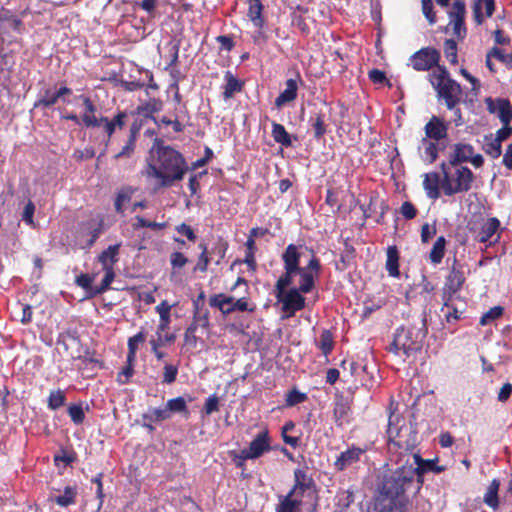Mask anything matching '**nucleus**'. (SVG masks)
Returning a JSON list of instances; mask_svg holds the SVG:
<instances>
[{
  "label": "nucleus",
  "mask_w": 512,
  "mask_h": 512,
  "mask_svg": "<svg viewBox=\"0 0 512 512\" xmlns=\"http://www.w3.org/2000/svg\"><path fill=\"white\" fill-rule=\"evenodd\" d=\"M165 405L167 407L170 417H172V415L175 413L185 414L186 416L189 414L187 402L181 396L173 398V399H169Z\"/></svg>",
  "instance_id": "obj_35"
},
{
  "label": "nucleus",
  "mask_w": 512,
  "mask_h": 512,
  "mask_svg": "<svg viewBox=\"0 0 512 512\" xmlns=\"http://www.w3.org/2000/svg\"><path fill=\"white\" fill-rule=\"evenodd\" d=\"M503 311L504 309L501 306L492 307L480 318V325L485 326L492 322L493 320L498 319L499 317L502 316Z\"/></svg>",
  "instance_id": "obj_49"
},
{
  "label": "nucleus",
  "mask_w": 512,
  "mask_h": 512,
  "mask_svg": "<svg viewBox=\"0 0 512 512\" xmlns=\"http://www.w3.org/2000/svg\"><path fill=\"white\" fill-rule=\"evenodd\" d=\"M209 305L218 308L222 314L228 315L236 311L234 305V297L227 296L223 293L214 294L209 298Z\"/></svg>",
  "instance_id": "obj_21"
},
{
  "label": "nucleus",
  "mask_w": 512,
  "mask_h": 512,
  "mask_svg": "<svg viewBox=\"0 0 512 512\" xmlns=\"http://www.w3.org/2000/svg\"><path fill=\"white\" fill-rule=\"evenodd\" d=\"M512 394V384L511 383H505L501 388L497 396V400L499 402H506Z\"/></svg>",
  "instance_id": "obj_64"
},
{
  "label": "nucleus",
  "mask_w": 512,
  "mask_h": 512,
  "mask_svg": "<svg viewBox=\"0 0 512 512\" xmlns=\"http://www.w3.org/2000/svg\"><path fill=\"white\" fill-rule=\"evenodd\" d=\"M82 122L86 127H103L109 138L116 129L107 117L98 118L95 115L83 114Z\"/></svg>",
  "instance_id": "obj_23"
},
{
  "label": "nucleus",
  "mask_w": 512,
  "mask_h": 512,
  "mask_svg": "<svg viewBox=\"0 0 512 512\" xmlns=\"http://www.w3.org/2000/svg\"><path fill=\"white\" fill-rule=\"evenodd\" d=\"M263 5L260 0H249L248 17L257 28H262L264 19L262 17Z\"/></svg>",
  "instance_id": "obj_28"
},
{
  "label": "nucleus",
  "mask_w": 512,
  "mask_h": 512,
  "mask_svg": "<svg viewBox=\"0 0 512 512\" xmlns=\"http://www.w3.org/2000/svg\"><path fill=\"white\" fill-rule=\"evenodd\" d=\"M485 9L486 17H491L495 10L494 0H475L472 10L473 18L477 25H481L484 22V15L482 10Z\"/></svg>",
  "instance_id": "obj_22"
},
{
  "label": "nucleus",
  "mask_w": 512,
  "mask_h": 512,
  "mask_svg": "<svg viewBox=\"0 0 512 512\" xmlns=\"http://www.w3.org/2000/svg\"><path fill=\"white\" fill-rule=\"evenodd\" d=\"M442 174V191L446 196L466 193L471 190L475 175L464 165L447 162L440 164Z\"/></svg>",
  "instance_id": "obj_6"
},
{
  "label": "nucleus",
  "mask_w": 512,
  "mask_h": 512,
  "mask_svg": "<svg viewBox=\"0 0 512 512\" xmlns=\"http://www.w3.org/2000/svg\"><path fill=\"white\" fill-rule=\"evenodd\" d=\"M178 375V366L166 363L164 365L163 383L171 384L175 382Z\"/></svg>",
  "instance_id": "obj_51"
},
{
  "label": "nucleus",
  "mask_w": 512,
  "mask_h": 512,
  "mask_svg": "<svg viewBox=\"0 0 512 512\" xmlns=\"http://www.w3.org/2000/svg\"><path fill=\"white\" fill-rule=\"evenodd\" d=\"M284 265V272L278 279L279 291L288 288L293 283V278L299 275V285L295 287L300 292L309 293L319 278L321 264L314 255L313 250L304 246L289 244L281 255Z\"/></svg>",
  "instance_id": "obj_1"
},
{
  "label": "nucleus",
  "mask_w": 512,
  "mask_h": 512,
  "mask_svg": "<svg viewBox=\"0 0 512 512\" xmlns=\"http://www.w3.org/2000/svg\"><path fill=\"white\" fill-rule=\"evenodd\" d=\"M469 162L475 168H480L484 164V158L481 154L475 153L474 147L467 143H457L452 146L447 163L462 165Z\"/></svg>",
  "instance_id": "obj_9"
},
{
  "label": "nucleus",
  "mask_w": 512,
  "mask_h": 512,
  "mask_svg": "<svg viewBox=\"0 0 512 512\" xmlns=\"http://www.w3.org/2000/svg\"><path fill=\"white\" fill-rule=\"evenodd\" d=\"M170 262L173 268H182L187 264L188 259L181 252H173L170 257Z\"/></svg>",
  "instance_id": "obj_58"
},
{
  "label": "nucleus",
  "mask_w": 512,
  "mask_h": 512,
  "mask_svg": "<svg viewBox=\"0 0 512 512\" xmlns=\"http://www.w3.org/2000/svg\"><path fill=\"white\" fill-rule=\"evenodd\" d=\"M204 410L207 415H210L213 412L219 410V400L215 395H212L206 399Z\"/></svg>",
  "instance_id": "obj_59"
},
{
  "label": "nucleus",
  "mask_w": 512,
  "mask_h": 512,
  "mask_svg": "<svg viewBox=\"0 0 512 512\" xmlns=\"http://www.w3.org/2000/svg\"><path fill=\"white\" fill-rule=\"evenodd\" d=\"M121 244L110 245L99 256L98 261L101 263L103 270L114 269V264L118 261V254Z\"/></svg>",
  "instance_id": "obj_24"
},
{
  "label": "nucleus",
  "mask_w": 512,
  "mask_h": 512,
  "mask_svg": "<svg viewBox=\"0 0 512 512\" xmlns=\"http://www.w3.org/2000/svg\"><path fill=\"white\" fill-rule=\"evenodd\" d=\"M275 297L282 304V310L287 314V317H292L297 311L302 310L305 307V297L302 296L296 288H283L281 292L278 288V281L275 284Z\"/></svg>",
  "instance_id": "obj_8"
},
{
  "label": "nucleus",
  "mask_w": 512,
  "mask_h": 512,
  "mask_svg": "<svg viewBox=\"0 0 512 512\" xmlns=\"http://www.w3.org/2000/svg\"><path fill=\"white\" fill-rule=\"evenodd\" d=\"M105 275L101 281V284L93 289V294H101L110 288L112 281L115 278L114 269L103 270Z\"/></svg>",
  "instance_id": "obj_43"
},
{
  "label": "nucleus",
  "mask_w": 512,
  "mask_h": 512,
  "mask_svg": "<svg viewBox=\"0 0 512 512\" xmlns=\"http://www.w3.org/2000/svg\"><path fill=\"white\" fill-rule=\"evenodd\" d=\"M309 122L314 130V137L316 139H321L326 134L324 115L318 113L315 116L311 117Z\"/></svg>",
  "instance_id": "obj_41"
},
{
  "label": "nucleus",
  "mask_w": 512,
  "mask_h": 512,
  "mask_svg": "<svg viewBox=\"0 0 512 512\" xmlns=\"http://www.w3.org/2000/svg\"><path fill=\"white\" fill-rule=\"evenodd\" d=\"M227 249L228 243L222 238H219L210 251L211 255L214 254L218 257L217 261L215 262L216 265H219L221 261L225 258Z\"/></svg>",
  "instance_id": "obj_47"
},
{
  "label": "nucleus",
  "mask_w": 512,
  "mask_h": 512,
  "mask_svg": "<svg viewBox=\"0 0 512 512\" xmlns=\"http://www.w3.org/2000/svg\"><path fill=\"white\" fill-rule=\"evenodd\" d=\"M131 199V195L127 191H121L118 193L117 198L115 200V209L118 213H122V206L124 203L129 202Z\"/></svg>",
  "instance_id": "obj_61"
},
{
  "label": "nucleus",
  "mask_w": 512,
  "mask_h": 512,
  "mask_svg": "<svg viewBox=\"0 0 512 512\" xmlns=\"http://www.w3.org/2000/svg\"><path fill=\"white\" fill-rule=\"evenodd\" d=\"M66 396L64 391L57 389L52 390L48 397V408L57 410L65 404Z\"/></svg>",
  "instance_id": "obj_42"
},
{
  "label": "nucleus",
  "mask_w": 512,
  "mask_h": 512,
  "mask_svg": "<svg viewBox=\"0 0 512 512\" xmlns=\"http://www.w3.org/2000/svg\"><path fill=\"white\" fill-rule=\"evenodd\" d=\"M318 347L321 349L323 354L327 356L333 348V337L332 334L328 330H324L321 333L320 341Z\"/></svg>",
  "instance_id": "obj_45"
},
{
  "label": "nucleus",
  "mask_w": 512,
  "mask_h": 512,
  "mask_svg": "<svg viewBox=\"0 0 512 512\" xmlns=\"http://www.w3.org/2000/svg\"><path fill=\"white\" fill-rule=\"evenodd\" d=\"M350 413V405L347 400L340 398L335 402L333 415L336 425L341 427L344 423L348 422Z\"/></svg>",
  "instance_id": "obj_26"
},
{
  "label": "nucleus",
  "mask_w": 512,
  "mask_h": 512,
  "mask_svg": "<svg viewBox=\"0 0 512 512\" xmlns=\"http://www.w3.org/2000/svg\"><path fill=\"white\" fill-rule=\"evenodd\" d=\"M35 211V206L32 201H29L22 213V220L25 221L27 224L33 223V215Z\"/></svg>",
  "instance_id": "obj_63"
},
{
  "label": "nucleus",
  "mask_w": 512,
  "mask_h": 512,
  "mask_svg": "<svg viewBox=\"0 0 512 512\" xmlns=\"http://www.w3.org/2000/svg\"><path fill=\"white\" fill-rule=\"evenodd\" d=\"M364 453V450L360 447L351 446L347 450L341 452L336 460L334 461V468L337 471H344L345 469L353 466L357 462H359L361 455Z\"/></svg>",
  "instance_id": "obj_16"
},
{
  "label": "nucleus",
  "mask_w": 512,
  "mask_h": 512,
  "mask_svg": "<svg viewBox=\"0 0 512 512\" xmlns=\"http://www.w3.org/2000/svg\"><path fill=\"white\" fill-rule=\"evenodd\" d=\"M428 80L436 92L439 102H443L447 109H455L461 102L462 87L444 66H437L428 75Z\"/></svg>",
  "instance_id": "obj_5"
},
{
  "label": "nucleus",
  "mask_w": 512,
  "mask_h": 512,
  "mask_svg": "<svg viewBox=\"0 0 512 512\" xmlns=\"http://www.w3.org/2000/svg\"><path fill=\"white\" fill-rule=\"evenodd\" d=\"M499 227L500 221L497 218H489L481 227L478 235L479 241L482 243L491 242Z\"/></svg>",
  "instance_id": "obj_27"
},
{
  "label": "nucleus",
  "mask_w": 512,
  "mask_h": 512,
  "mask_svg": "<svg viewBox=\"0 0 512 512\" xmlns=\"http://www.w3.org/2000/svg\"><path fill=\"white\" fill-rule=\"evenodd\" d=\"M146 339V335L143 330L139 331L133 337L128 339V354L127 361L134 362L136 358V352L138 349V344L143 343Z\"/></svg>",
  "instance_id": "obj_39"
},
{
  "label": "nucleus",
  "mask_w": 512,
  "mask_h": 512,
  "mask_svg": "<svg viewBox=\"0 0 512 512\" xmlns=\"http://www.w3.org/2000/svg\"><path fill=\"white\" fill-rule=\"evenodd\" d=\"M483 149L486 154L491 156L493 159L500 157L502 153V146L499 140H494L492 135L485 136Z\"/></svg>",
  "instance_id": "obj_40"
},
{
  "label": "nucleus",
  "mask_w": 512,
  "mask_h": 512,
  "mask_svg": "<svg viewBox=\"0 0 512 512\" xmlns=\"http://www.w3.org/2000/svg\"><path fill=\"white\" fill-rule=\"evenodd\" d=\"M314 488L313 479L304 469H296L294 471V485L289 494L302 500L304 494Z\"/></svg>",
  "instance_id": "obj_15"
},
{
  "label": "nucleus",
  "mask_w": 512,
  "mask_h": 512,
  "mask_svg": "<svg viewBox=\"0 0 512 512\" xmlns=\"http://www.w3.org/2000/svg\"><path fill=\"white\" fill-rule=\"evenodd\" d=\"M135 150V142L130 140L122 147V149L114 156L115 159L130 158Z\"/></svg>",
  "instance_id": "obj_57"
},
{
  "label": "nucleus",
  "mask_w": 512,
  "mask_h": 512,
  "mask_svg": "<svg viewBox=\"0 0 512 512\" xmlns=\"http://www.w3.org/2000/svg\"><path fill=\"white\" fill-rule=\"evenodd\" d=\"M271 134L275 142L281 144L282 146L289 147L292 145L291 136L283 125L273 122Z\"/></svg>",
  "instance_id": "obj_31"
},
{
  "label": "nucleus",
  "mask_w": 512,
  "mask_h": 512,
  "mask_svg": "<svg viewBox=\"0 0 512 512\" xmlns=\"http://www.w3.org/2000/svg\"><path fill=\"white\" fill-rule=\"evenodd\" d=\"M297 82L294 79H288L286 81V87L284 91H282L278 97L275 99V106L280 108L284 106L286 103L291 102L297 97Z\"/></svg>",
  "instance_id": "obj_25"
},
{
  "label": "nucleus",
  "mask_w": 512,
  "mask_h": 512,
  "mask_svg": "<svg viewBox=\"0 0 512 512\" xmlns=\"http://www.w3.org/2000/svg\"><path fill=\"white\" fill-rule=\"evenodd\" d=\"M423 187L428 198L436 200L440 197V188L442 189V175L439 173H427L424 176Z\"/></svg>",
  "instance_id": "obj_19"
},
{
  "label": "nucleus",
  "mask_w": 512,
  "mask_h": 512,
  "mask_svg": "<svg viewBox=\"0 0 512 512\" xmlns=\"http://www.w3.org/2000/svg\"><path fill=\"white\" fill-rule=\"evenodd\" d=\"M301 503L302 500L288 493L286 496L282 497L276 511L299 512Z\"/></svg>",
  "instance_id": "obj_32"
},
{
  "label": "nucleus",
  "mask_w": 512,
  "mask_h": 512,
  "mask_svg": "<svg viewBox=\"0 0 512 512\" xmlns=\"http://www.w3.org/2000/svg\"><path fill=\"white\" fill-rule=\"evenodd\" d=\"M196 323L197 328L199 326L207 328L209 326V312L207 309L194 311L193 322Z\"/></svg>",
  "instance_id": "obj_53"
},
{
  "label": "nucleus",
  "mask_w": 512,
  "mask_h": 512,
  "mask_svg": "<svg viewBox=\"0 0 512 512\" xmlns=\"http://www.w3.org/2000/svg\"><path fill=\"white\" fill-rule=\"evenodd\" d=\"M270 438L267 430L261 431L251 441L248 448L241 450L240 458L242 460L256 459L265 452L270 451Z\"/></svg>",
  "instance_id": "obj_12"
},
{
  "label": "nucleus",
  "mask_w": 512,
  "mask_h": 512,
  "mask_svg": "<svg viewBox=\"0 0 512 512\" xmlns=\"http://www.w3.org/2000/svg\"><path fill=\"white\" fill-rule=\"evenodd\" d=\"M488 110L490 113H497L503 125H508L512 120V105L508 99L499 98L496 100V107L492 99H487Z\"/></svg>",
  "instance_id": "obj_18"
},
{
  "label": "nucleus",
  "mask_w": 512,
  "mask_h": 512,
  "mask_svg": "<svg viewBox=\"0 0 512 512\" xmlns=\"http://www.w3.org/2000/svg\"><path fill=\"white\" fill-rule=\"evenodd\" d=\"M406 464L409 468L413 470V476L417 477L418 487L417 490L420 489L423 484V475L426 472L432 471L435 469V461L434 460H423L418 453H413L411 455V461L409 459L406 460Z\"/></svg>",
  "instance_id": "obj_14"
},
{
  "label": "nucleus",
  "mask_w": 512,
  "mask_h": 512,
  "mask_svg": "<svg viewBox=\"0 0 512 512\" xmlns=\"http://www.w3.org/2000/svg\"><path fill=\"white\" fill-rule=\"evenodd\" d=\"M151 153H155L156 161L148 162L143 174L148 179H157L158 188L171 187L175 182L184 178L188 171V165L179 151L164 145L162 140L156 139Z\"/></svg>",
  "instance_id": "obj_2"
},
{
  "label": "nucleus",
  "mask_w": 512,
  "mask_h": 512,
  "mask_svg": "<svg viewBox=\"0 0 512 512\" xmlns=\"http://www.w3.org/2000/svg\"><path fill=\"white\" fill-rule=\"evenodd\" d=\"M414 478L413 470L406 463L385 478L381 493L390 500L391 505L383 508L381 512H404L407 502L405 492L413 484Z\"/></svg>",
  "instance_id": "obj_3"
},
{
  "label": "nucleus",
  "mask_w": 512,
  "mask_h": 512,
  "mask_svg": "<svg viewBox=\"0 0 512 512\" xmlns=\"http://www.w3.org/2000/svg\"><path fill=\"white\" fill-rule=\"evenodd\" d=\"M68 414L76 425L82 424L85 419V413L81 404H72L68 407Z\"/></svg>",
  "instance_id": "obj_48"
},
{
  "label": "nucleus",
  "mask_w": 512,
  "mask_h": 512,
  "mask_svg": "<svg viewBox=\"0 0 512 512\" xmlns=\"http://www.w3.org/2000/svg\"><path fill=\"white\" fill-rule=\"evenodd\" d=\"M225 84L223 85V98L229 100L234 97L236 93H240L243 89L244 83L240 81L230 70L225 72Z\"/></svg>",
  "instance_id": "obj_20"
},
{
  "label": "nucleus",
  "mask_w": 512,
  "mask_h": 512,
  "mask_svg": "<svg viewBox=\"0 0 512 512\" xmlns=\"http://www.w3.org/2000/svg\"><path fill=\"white\" fill-rule=\"evenodd\" d=\"M57 92L52 91L50 88L43 89L38 100L34 103V108H49L57 103L59 97H56Z\"/></svg>",
  "instance_id": "obj_29"
},
{
  "label": "nucleus",
  "mask_w": 512,
  "mask_h": 512,
  "mask_svg": "<svg viewBox=\"0 0 512 512\" xmlns=\"http://www.w3.org/2000/svg\"><path fill=\"white\" fill-rule=\"evenodd\" d=\"M418 149L419 151L423 150V152H421L422 159L425 162L432 164L438 158L439 152L445 149V144L444 142H438L424 137L422 138L421 145Z\"/></svg>",
  "instance_id": "obj_17"
},
{
  "label": "nucleus",
  "mask_w": 512,
  "mask_h": 512,
  "mask_svg": "<svg viewBox=\"0 0 512 512\" xmlns=\"http://www.w3.org/2000/svg\"><path fill=\"white\" fill-rule=\"evenodd\" d=\"M449 19L454 35L460 40L464 39L467 32L464 24L465 15L449 14Z\"/></svg>",
  "instance_id": "obj_37"
},
{
  "label": "nucleus",
  "mask_w": 512,
  "mask_h": 512,
  "mask_svg": "<svg viewBox=\"0 0 512 512\" xmlns=\"http://www.w3.org/2000/svg\"><path fill=\"white\" fill-rule=\"evenodd\" d=\"M75 496V490L71 487H66L62 494L55 497V502L62 507H66L74 503Z\"/></svg>",
  "instance_id": "obj_44"
},
{
  "label": "nucleus",
  "mask_w": 512,
  "mask_h": 512,
  "mask_svg": "<svg viewBox=\"0 0 512 512\" xmlns=\"http://www.w3.org/2000/svg\"><path fill=\"white\" fill-rule=\"evenodd\" d=\"M399 255L396 246H389L387 249L386 269L392 277L399 275Z\"/></svg>",
  "instance_id": "obj_30"
},
{
  "label": "nucleus",
  "mask_w": 512,
  "mask_h": 512,
  "mask_svg": "<svg viewBox=\"0 0 512 512\" xmlns=\"http://www.w3.org/2000/svg\"><path fill=\"white\" fill-rule=\"evenodd\" d=\"M427 333V314L423 312L408 328L401 327L396 330L390 351L396 355L410 357L421 349Z\"/></svg>",
  "instance_id": "obj_4"
},
{
  "label": "nucleus",
  "mask_w": 512,
  "mask_h": 512,
  "mask_svg": "<svg viewBox=\"0 0 512 512\" xmlns=\"http://www.w3.org/2000/svg\"><path fill=\"white\" fill-rule=\"evenodd\" d=\"M171 305L167 303V301H162L159 305L156 306V311L159 313L160 322L157 327V331H165L170 324V310Z\"/></svg>",
  "instance_id": "obj_38"
},
{
  "label": "nucleus",
  "mask_w": 512,
  "mask_h": 512,
  "mask_svg": "<svg viewBox=\"0 0 512 512\" xmlns=\"http://www.w3.org/2000/svg\"><path fill=\"white\" fill-rule=\"evenodd\" d=\"M441 59L440 52L434 47H424L413 53L408 65L416 71H430L436 69Z\"/></svg>",
  "instance_id": "obj_10"
},
{
  "label": "nucleus",
  "mask_w": 512,
  "mask_h": 512,
  "mask_svg": "<svg viewBox=\"0 0 512 512\" xmlns=\"http://www.w3.org/2000/svg\"><path fill=\"white\" fill-rule=\"evenodd\" d=\"M176 231L179 234L185 235L187 237V239L190 241L196 240V235H195L193 229L185 223H181L180 225H177Z\"/></svg>",
  "instance_id": "obj_62"
},
{
  "label": "nucleus",
  "mask_w": 512,
  "mask_h": 512,
  "mask_svg": "<svg viewBox=\"0 0 512 512\" xmlns=\"http://www.w3.org/2000/svg\"><path fill=\"white\" fill-rule=\"evenodd\" d=\"M197 331L196 323H191V325L186 329L184 333V341L186 344L191 346H196L197 337L195 335Z\"/></svg>",
  "instance_id": "obj_56"
},
{
  "label": "nucleus",
  "mask_w": 512,
  "mask_h": 512,
  "mask_svg": "<svg viewBox=\"0 0 512 512\" xmlns=\"http://www.w3.org/2000/svg\"><path fill=\"white\" fill-rule=\"evenodd\" d=\"M448 128L449 122L439 116L433 115L425 124V137L430 140L443 142L448 138Z\"/></svg>",
  "instance_id": "obj_13"
},
{
  "label": "nucleus",
  "mask_w": 512,
  "mask_h": 512,
  "mask_svg": "<svg viewBox=\"0 0 512 512\" xmlns=\"http://www.w3.org/2000/svg\"><path fill=\"white\" fill-rule=\"evenodd\" d=\"M499 486H500L499 481L497 479H493L487 489V492L485 493V496H484V502L494 510H496L499 506V501H498Z\"/></svg>",
  "instance_id": "obj_36"
},
{
  "label": "nucleus",
  "mask_w": 512,
  "mask_h": 512,
  "mask_svg": "<svg viewBox=\"0 0 512 512\" xmlns=\"http://www.w3.org/2000/svg\"><path fill=\"white\" fill-rule=\"evenodd\" d=\"M436 234L435 226H431L428 223L422 225L421 228V241L427 243Z\"/></svg>",
  "instance_id": "obj_60"
},
{
  "label": "nucleus",
  "mask_w": 512,
  "mask_h": 512,
  "mask_svg": "<svg viewBox=\"0 0 512 512\" xmlns=\"http://www.w3.org/2000/svg\"><path fill=\"white\" fill-rule=\"evenodd\" d=\"M446 239L444 236H440L435 241L430 253H429V259L432 264L437 265L440 264L444 254H445V247H446Z\"/></svg>",
  "instance_id": "obj_33"
},
{
  "label": "nucleus",
  "mask_w": 512,
  "mask_h": 512,
  "mask_svg": "<svg viewBox=\"0 0 512 512\" xmlns=\"http://www.w3.org/2000/svg\"><path fill=\"white\" fill-rule=\"evenodd\" d=\"M466 276L463 270V266L458 262L457 258H453V262L450 268V272L445 279L444 284V295H448V300L461 290L465 283Z\"/></svg>",
  "instance_id": "obj_11"
},
{
  "label": "nucleus",
  "mask_w": 512,
  "mask_h": 512,
  "mask_svg": "<svg viewBox=\"0 0 512 512\" xmlns=\"http://www.w3.org/2000/svg\"><path fill=\"white\" fill-rule=\"evenodd\" d=\"M490 55H493V58L503 63L507 68L512 69V54H506L502 49L493 47L490 50Z\"/></svg>",
  "instance_id": "obj_50"
},
{
  "label": "nucleus",
  "mask_w": 512,
  "mask_h": 512,
  "mask_svg": "<svg viewBox=\"0 0 512 512\" xmlns=\"http://www.w3.org/2000/svg\"><path fill=\"white\" fill-rule=\"evenodd\" d=\"M421 3L424 16L427 18L430 24H434L436 21V17L433 12L432 0H421Z\"/></svg>",
  "instance_id": "obj_54"
},
{
  "label": "nucleus",
  "mask_w": 512,
  "mask_h": 512,
  "mask_svg": "<svg viewBox=\"0 0 512 512\" xmlns=\"http://www.w3.org/2000/svg\"><path fill=\"white\" fill-rule=\"evenodd\" d=\"M400 421V416L394 413H390L389 419H388V439H389V450L392 451L393 449H402L405 452H410L409 460L411 458V455L414 452V449L416 447L417 442V436L416 432H409V437L403 440V432L407 431L408 429L403 427H398V423Z\"/></svg>",
  "instance_id": "obj_7"
},
{
  "label": "nucleus",
  "mask_w": 512,
  "mask_h": 512,
  "mask_svg": "<svg viewBox=\"0 0 512 512\" xmlns=\"http://www.w3.org/2000/svg\"><path fill=\"white\" fill-rule=\"evenodd\" d=\"M400 212L403 215V217L408 220L415 218L417 215V209L409 201H406L401 205Z\"/></svg>",
  "instance_id": "obj_55"
},
{
  "label": "nucleus",
  "mask_w": 512,
  "mask_h": 512,
  "mask_svg": "<svg viewBox=\"0 0 512 512\" xmlns=\"http://www.w3.org/2000/svg\"><path fill=\"white\" fill-rule=\"evenodd\" d=\"M166 405L164 407L150 408L142 415L143 421L162 422L170 419Z\"/></svg>",
  "instance_id": "obj_34"
},
{
  "label": "nucleus",
  "mask_w": 512,
  "mask_h": 512,
  "mask_svg": "<svg viewBox=\"0 0 512 512\" xmlns=\"http://www.w3.org/2000/svg\"><path fill=\"white\" fill-rule=\"evenodd\" d=\"M444 54L451 64L457 63V43L453 39H446L444 42Z\"/></svg>",
  "instance_id": "obj_46"
},
{
  "label": "nucleus",
  "mask_w": 512,
  "mask_h": 512,
  "mask_svg": "<svg viewBox=\"0 0 512 512\" xmlns=\"http://www.w3.org/2000/svg\"><path fill=\"white\" fill-rule=\"evenodd\" d=\"M307 396L296 389L291 390L286 396V405L291 407L306 400Z\"/></svg>",
  "instance_id": "obj_52"
}]
</instances>
